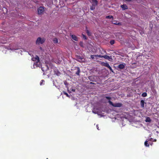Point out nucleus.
<instances>
[{
    "instance_id": "20",
    "label": "nucleus",
    "mask_w": 159,
    "mask_h": 159,
    "mask_svg": "<svg viewBox=\"0 0 159 159\" xmlns=\"http://www.w3.org/2000/svg\"><path fill=\"white\" fill-rule=\"evenodd\" d=\"M115 42V41L114 40H111L110 41V43L111 45H113Z\"/></svg>"
},
{
    "instance_id": "6",
    "label": "nucleus",
    "mask_w": 159,
    "mask_h": 159,
    "mask_svg": "<svg viewBox=\"0 0 159 159\" xmlns=\"http://www.w3.org/2000/svg\"><path fill=\"white\" fill-rule=\"evenodd\" d=\"M103 57L105 58V59H107L109 60V61H112L113 59L112 58V56H109L108 55H104Z\"/></svg>"
},
{
    "instance_id": "42",
    "label": "nucleus",
    "mask_w": 159,
    "mask_h": 159,
    "mask_svg": "<svg viewBox=\"0 0 159 159\" xmlns=\"http://www.w3.org/2000/svg\"><path fill=\"white\" fill-rule=\"evenodd\" d=\"M45 74V73L44 72L43 73V75H44Z\"/></svg>"
},
{
    "instance_id": "14",
    "label": "nucleus",
    "mask_w": 159,
    "mask_h": 159,
    "mask_svg": "<svg viewBox=\"0 0 159 159\" xmlns=\"http://www.w3.org/2000/svg\"><path fill=\"white\" fill-rule=\"evenodd\" d=\"M144 101L143 100H141L140 101V105L142 107H144Z\"/></svg>"
},
{
    "instance_id": "22",
    "label": "nucleus",
    "mask_w": 159,
    "mask_h": 159,
    "mask_svg": "<svg viewBox=\"0 0 159 159\" xmlns=\"http://www.w3.org/2000/svg\"><path fill=\"white\" fill-rule=\"evenodd\" d=\"M89 84H90V85H90V86L95 87V86H94V85H96V84L95 83H93V82H91Z\"/></svg>"
},
{
    "instance_id": "10",
    "label": "nucleus",
    "mask_w": 159,
    "mask_h": 159,
    "mask_svg": "<svg viewBox=\"0 0 159 159\" xmlns=\"http://www.w3.org/2000/svg\"><path fill=\"white\" fill-rule=\"evenodd\" d=\"M120 7L123 10H125L128 9L127 6L125 4H124L121 5Z\"/></svg>"
},
{
    "instance_id": "24",
    "label": "nucleus",
    "mask_w": 159,
    "mask_h": 159,
    "mask_svg": "<svg viewBox=\"0 0 159 159\" xmlns=\"http://www.w3.org/2000/svg\"><path fill=\"white\" fill-rule=\"evenodd\" d=\"M142 96L143 97H145L147 96V94L146 93H143L142 94Z\"/></svg>"
},
{
    "instance_id": "13",
    "label": "nucleus",
    "mask_w": 159,
    "mask_h": 159,
    "mask_svg": "<svg viewBox=\"0 0 159 159\" xmlns=\"http://www.w3.org/2000/svg\"><path fill=\"white\" fill-rule=\"evenodd\" d=\"M76 68H77V70L75 74L77 75H79L80 72V69L79 67H76Z\"/></svg>"
},
{
    "instance_id": "2",
    "label": "nucleus",
    "mask_w": 159,
    "mask_h": 159,
    "mask_svg": "<svg viewBox=\"0 0 159 159\" xmlns=\"http://www.w3.org/2000/svg\"><path fill=\"white\" fill-rule=\"evenodd\" d=\"M75 59L77 61L81 62H85V60L84 57L83 56H80L76 55L75 56Z\"/></svg>"
},
{
    "instance_id": "33",
    "label": "nucleus",
    "mask_w": 159,
    "mask_h": 159,
    "mask_svg": "<svg viewBox=\"0 0 159 159\" xmlns=\"http://www.w3.org/2000/svg\"><path fill=\"white\" fill-rule=\"evenodd\" d=\"M140 33L141 35H142L144 34V32L143 31L141 30V31H140Z\"/></svg>"
},
{
    "instance_id": "35",
    "label": "nucleus",
    "mask_w": 159,
    "mask_h": 159,
    "mask_svg": "<svg viewBox=\"0 0 159 159\" xmlns=\"http://www.w3.org/2000/svg\"><path fill=\"white\" fill-rule=\"evenodd\" d=\"M92 112H93V113H94L95 114H96L97 113V112L94 110H93Z\"/></svg>"
},
{
    "instance_id": "25",
    "label": "nucleus",
    "mask_w": 159,
    "mask_h": 159,
    "mask_svg": "<svg viewBox=\"0 0 159 159\" xmlns=\"http://www.w3.org/2000/svg\"><path fill=\"white\" fill-rule=\"evenodd\" d=\"M86 33L89 36H91V33L88 30H86Z\"/></svg>"
},
{
    "instance_id": "36",
    "label": "nucleus",
    "mask_w": 159,
    "mask_h": 159,
    "mask_svg": "<svg viewBox=\"0 0 159 159\" xmlns=\"http://www.w3.org/2000/svg\"><path fill=\"white\" fill-rule=\"evenodd\" d=\"M71 90L73 92H75V89H72Z\"/></svg>"
},
{
    "instance_id": "27",
    "label": "nucleus",
    "mask_w": 159,
    "mask_h": 159,
    "mask_svg": "<svg viewBox=\"0 0 159 159\" xmlns=\"http://www.w3.org/2000/svg\"><path fill=\"white\" fill-rule=\"evenodd\" d=\"M94 57L96 58V55H92L91 56V58L92 59H93L94 58Z\"/></svg>"
},
{
    "instance_id": "30",
    "label": "nucleus",
    "mask_w": 159,
    "mask_h": 159,
    "mask_svg": "<svg viewBox=\"0 0 159 159\" xmlns=\"http://www.w3.org/2000/svg\"><path fill=\"white\" fill-rule=\"evenodd\" d=\"M83 37V38L84 39H87V38L86 37L85 35H84L82 34Z\"/></svg>"
},
{
    "instance_id": "17",
    "label": "nucleus",
    "mask_w": 159,
    "mask_h": 159,
    "mask_svg": "<svg viewBox=\"0 0 159 159\" xmlns=\"http://www.w3.org/2000/svg\"><path fill=\"white\" fill-rule=\"evenodd\" d=\"M94 5L92 4V6H90V9L92 10H93L95 9V7Z\"/></svg>"
},
{
    "instance_id": "18",
    "label": "nucleus",
    "mask_w": 159,
    "mask_h": 159,
    "mask_svg": "<svg viewBox=\"0 0 159 159\" xmlns=\"http://www.w3.org/2000/svg\"><path fill=\"white\" fill-rule=\"evenodd\" d=\"M106 19H112V20L113 19V17L112 16H106Z\"/></svg>"
},
{
    "instance_id": "39",
    "label": "nucleus",
    "mask_w": 159,
    "mask_h": 159,
    "mask_svg": "<svg viewBox=\"0 0 159 159\" xmlns=\"http://www.w3.org/2000/svg\"><path fill=\"white\" fill-rule=\"evenodd\" d=\"M40 49H41V50H42V48L41 47H40Z\"/></svg>"
},
{
    "instance_id": "15",
    "label": "nucleus",
    "mask_w": 159,
    "mask_h": 159,
    "mask_svg": "<svg viewBox=\"0 0 159 159\" xmlns=\"http://www.w3.org/2000/svg\"><path fill=\"white\" fill-rule=\"evenodd\" d=\"M52 41L54 43H58V39L56 38H54Z\"/></svg>"
},
{
    "instance_id": "37",
    "label": "nucleus",
    "mask_w": 159,
    "mask_h": 159,
    "mask_svg": "<svg viewBox=\"0 0 159 159\" xmlns=\"http://www.w3.org/2000/svg\"><path fill=\"white\" fill-rule=\"evenodd\" d=\"M43 81H44V80H42V82L40 83V85H42L43 84ZM44 82V81H43Z\"/></svg>"
},
{
    "instance_id": "5",
    "label": "nucleus",
    "mask_w": 159,
    "mask_h": 159,
    "mask_svg": "<svg viewBox=\"0 0 159 159\" xmlns=\"http://www.w3.org/2000/svg\"><path fill=\"white\" fill-rule=\"evenodd\" d=\"M44 11V8L43 7H40L38 9V13L39 14H42Z\"/></svg>"
},
{
    "instance_id": "8",
    "label": "nucleus",
    "mask_w": 159,
    "mask_h": 159,
    "mask_svg": "<svg viewBox=\"0 0 159 159\" xmlns=\"http://www.w3.org/2000/svg\"><path fill=\"white\" fill-rule=\"evenodd\" d=\"M126 64L125 63L120 64L118 66V68L120 69H122L124 68Z\"/></svg>"
},
{
    "instance_id": "40",
    "label": "nucleus",
    "mask_w": 159,
    "mask_h": 159,
    "mask_svg": "<svg viewBox=\"0 0 159 159\" xmlns=\"http://www.w3.org/2000/svg\"><path fill=\"white\" fill-rule=\"evenodd\" d=\"M55 81H56V82H57V80H55Z\"/></svg>"
},
{
    "instance_id": "38",
    "label": "nucleus",
    "mask_w": 159,
    "mask_h": 159,
    "mask_svg": "<svg viewBox=\"0 0 159 159\" xmlns=\"http://www.w3.org/2000/svg\"><path fill=\"white\" fill-rule=\"evenodd\" d=\"M96 127H97V129H98V130H99V129H98V125H96Z\"/></svg>"
},
{
    "instance_id": "28",
    "label": "nucleus",
    "mask_w": 159,
    "mask_h": 159,
    "mask_svg": "<svg viewBox=\"0 0 159 159\" xmlns=\"http://www.w3.org/2000/svg\"><path fill=\"white\" fill-rule=\"evenodd\" d=\"M96 58L97 57H103V56L102 55H96Z\"/></svg>"
},
{
    "instance_id": "7",
    "label": "nucleus",
    "mask_w": 159,
    "mask_h": 159,
    "mask_svg": "<svg viewBox=\"0 0 159 159\" xmlns=\"http://www.w3.org/2000/svg\"><path fill=\"white\" fill-rule=\"evenodd\" d=\"M32 60L33 61H36V60L37 61V64H36V65L37 66H38V64H37L38 62L39 61V57L38 56L36 55V57H35L32 58Z\"/></svg>"
},
{
    "instance_id": "11",
    "label": "nucleus",
    "mask_w": 159,
    "mask_h": 159,
    "mask_svg": "<svg viewBox=\"0 0 159 159\" xmlns=\"http://www.w3.org/2000/svg\"><path fill=\"white\" fill-rule=\"evenodd\" d=\"M72 39L76 41H77L78 40V38L77 36L74 35H70Z\"/></svg>"
},
{
    "instance_id": "1",
    "label": "nucleus",
    "mask_w": 159,
    "mask_h": 159,
    "mask_svg": "<svg viewBox=\"0 0 159 159\" xmlns=\"http://www.w3.org/2000/svg\"><path fill=\"white\" fill-rule=\"evenodd\" d=\"M49 66H51V68H52V64L50 62H48L47 61L45 62V64H44L43 66H42L41 69L43 72L49 70Z\"/></svg>"
},
{
    "instance_id": "31",
    "label": "nucleus",
    "mask_w": 159,
    "mask_h": 159,
    "mask_svg": "<svg viewBox=\"0 0 159 159\" xmlns=\"http://www.w3.org/2000/svg\"><path fill=\"white\" fill-rule=\"evenodd\" d=\"M106 99L108 100H111V98L110 97H105Z\"/></svg>"
},
{
    "instance_id": "3",
    "label": "nucleus",
    "mask_w": 159,
    "mask_h": 159,
    "mask_svg": "<svg viewBox=\"0 0 159 159\" xmlns=\"http://www.w3.org/2000/svg\"><path fill=\"white\" fill-rule=\"evenodd\" d=\"M108 102L110 105L115 107H120L122 105V104L121 103H113V102L110 100H109Z\"/></svg>"
},
{
    "instance_id": "43",
    "label": "nucleus",
    "mask_w": 159,
    "mask_h": 159,
    "mask_svg": "<svg viewBox=\"0 0 159 159\" xmlns=\"http://www.w3.org/2000/svg\"><path fill=\"white\" fill-rule=\"evenodd\" d=\"M47 159H48V158H47Z\"/></svg>"
},
{
    "instance_id": "23",
    "label": "nucleus",
    "mask_w": 159,
    "mask_h": 159,
    "mask_svg": "<svg viewBox=\"0 0 159 159\" xmlns=\"http://www.w3.org/2000/svg\"><path fill=\"white\" fill-rule=\"evenodd\" d=\"M107 67L110 69V71H111L112 72L114 73V72H113V70H112L111 67L109 66V65H108Z\"/></svg>"
},
{
    "instance_id": "9",
    "label": "nucleus",
    "mask_w": 159,
    "mask_h": 159,
    "mask_svg": "<svg viewBox=\"0 0 159 159\" xmlns=\"http://www.w3.org/2000/svg\"><path fill=\"white\" fill-rule=\"evenodd\" d=\"M54 72L55 73V74H56L57 76H60L61 75V73L60 72L56 69H54Z\"/></svg>"
},
{
    "instance_id": "19",
    "label": "nucleus",
    "mask_w": 159,
    "mask_h": 159,
    "mask_svg": "<svg viewBox=\"0 0 159 159\" xmlns=\"http://www.w3.org/2000/svg\"><path fill=\"white\" fill-rule=\"evenodd\" d=\"M94 4V5H96L98 4V1L97 0H92Z\"/></svg>"
},
{
    "instance_id": "16",
    "label": "nucleus",
    "mask_w": 159,
    "mask_h": 159,
    "mask_svg": "<svg viewBox=\"0 0 159 159\" xmlns=\"http://www.w3.org/2000/svg\"><path fill=\"white\" fill-rule=\"evenodd\" d=\"M145 121L146 122H150L151 121V120L150 117H147Z\"/></svg>"
},
{
    "instance_id": "34",
    "label": "nucleus",
    "mask_w": 159,
    "mask_h": 159,
    "mask_svg": "<svg viewBox=\"0 0 159 159\" xmlns=\"http://www.w3.org/2000/svg\"><path fill=\"white\" fill-rule=\"evenodd\" d=\"M64 83L65 85H68V84L66 81H64Z\"/></svg>"
},
{
    "instance_id": "29",
    "label": "nucleus",
    "mask_w": 159,
    "mask_h": 159,
    "mask_svg": "<svg viewBox=\"0 0 159 159\" xmlns=\"http://www.w3.org/2000/svg\"><path fill=\"white\" fill-rule=\"evenodd\" d=\"M63 93L67 97H69V95L68 94L66 93V92H63Z\"/></svg>"
},
{
    "instance_id": "4",
    "label": "nucleus",
    "mask_w": 159,
    "mask_h": 159,
    "mask_svg": "<svg viewBox=\"0 0 159 159\" xmlns=\"http://www.w3.org/2000/svg\"><path fill=\"white\" fill-rule=\"evenodd\" d=\"M45 40L44 39L39 37L36 40V44H43Z\"/></svg>"
},
{
    "instance_id": "32",
    "label": "nucleus",
    "mask_w": 159,
    "mask_h": 159,
    "mask_svg": "<svg viewBox=\"0 0 159 159\" xmlns=\"http://www.w3.org/2000/svg\"><path fill=\"white\" fill-rule=\"evenodd\" d=\"M113 24H115V25H121V24L119 22H118V23H113Z\"/></svg>"
},
{
    "instance_id": "12",
    "label": "nucleus",
    "mask_w": 159,
    "mask_h": 159,
    "mask_svg": "<svg viewBox=\"0 0 159 159\" xmlns=\"http://www.w3.org/2000/svg\"><path fill=\"white\" fill-rule=\"evenodd\" d=\"M101 64L102 66H104L107 67L109 64L107 63H105L104 62H102L101 63Z\"/></svg>"
},
{
    "instance_id": "26",
    "label": "nucleus",
    "mask_w": 159,
    "mask_h": 159,
    "mask_svg": "<svg viewBox=\"0 0 159 159\" xmlns=\"http://www.w3.org/2000/svg\"><path fill=\"white\" fill-rule=\"evenodd\" d=\"M79 44L80 46L82 47H84L83 43L82 42H80V43Z\"/></svg>"
},
{
    "instance_id": "41",
    "label": "nucleus",
    "mask_w": 159,
    "mask_h": 159,
    "mask_svg": "<svg viewBox=\"0 0 159 159\" xmlns=\"http://www.w3.org/2000/svg\"><path fill=\"white\" fill-rule=\"evenodd\" d=\"M115 23H117V22H116H116H115Z\"/></svg>"
},
{
    "instance_id": "21",
    "label": "nucleus",
    "mask_w": 159,
    "mask_h": 159,
    "mask_svg": "<svg viewBox=\"0 0 159 159\" xmlns=\"http://www.w3.org/2000/svg\"><path fill=\"white\" fill-rule=\"evenodd\" d=\"M144 145L146 147H149V145L148 143V141L147 140L146 141L144 142Z\"/></svg>"
}]
</instances>
